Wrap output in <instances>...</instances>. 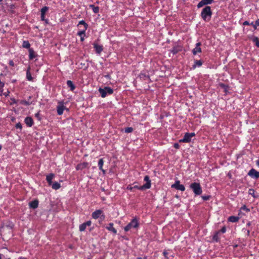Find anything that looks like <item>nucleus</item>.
Segmentation results:
<instances>
[{
	"instance_id": "1",
	"label": "nucleus",
	"mask_w": 259,
	"mask_h": 259,
	"mask_svg": "<svg viewBox=\"0 0 259 259\" xmlns=\"http://www.w3.org/2000/svg\"><path fill=\"white\" fill-rule=\"evenodd\" d=\"M212 11L209 6L205 7L202 10L201 16L205 22H209L210 20L212 15Z\"/></svg>"
},
{
	"instance_id": "2",
	"label": "nucleus",
	"mask_w": 259,
	"mask_h": 259,
	"mask_svg": "<svg viewBox=\"0 0 259 259\" xmlns=\"http://www.w3.org/2000/svg\"><path fill=\"white\" fill-rule=\"evenodd\" d=\"M190 187L195 195H200L201 194L202 190L199 183L196 182L193 183L190 185Z\"/></svg>"
},
{
	"instance_id": "3",
	"label": "nucleus",
	"mask_w": 259,
	"mask_h": 259,
	"mask_svg": "<svg viewBox=\"0 0 259 259\" xmlns=\"http://www.w3.org/2000/svg\"><path fill=\"white\" fill-rule=\"evenodd\" d=\"M139 224L137 218H134L131 222L126 226L124 230L125 231H128L132 228H137L139 227Z\"/></svg>"
},
{
	"instance_id": "4",
	"label": "nucleus",
	"mask_w": 259,
	"mask_h": 259,
	"mask_svg": "<svg viewBox=\"0 0 259 259\" xmlns=\"http://www.w3.org/2000/svg\"><path fill=\"white\" fill-rule=\"evenodd\" d=\"M99 92L102 98H105L107 94L111 95L113 93V90L110 87H106L104 89L99 88Z\"/></svg>"
},
{
	"instance_id": "5",
	"label": "nucleus",
	"mask_w": 259,
	"mask_h": 259,
	"mask_svg": "<svg viewBox=\"0 0 259 259\" xmlns=\"http://www.w3.org/2000/svg\"><path fill=\"white\" fill-rule=\"evenodd\" d=\"M195 134L194 133H187L184 135L183 139L180 140V142L189 143L191 141L192 137H194Z\"/></svg>"
},
{
	"instance_id": "6",
	"label": "nucleus",
	"mask_w": 259,
	"mask_h": 259,
	"mask_svg": "<svg viewBox=\"0 0 259 259\" xmlns=\"http://www.w3.org/2000/svg\"><path fill=\"white\" fill-rule=\"evenodd\" d=\"M92 217L94 219L102 218V220H104L105 218V215L103 213V211L101 209L96 210L93 212L92 214Z\"/></svg>"
},
{
	"instance_id": "7",
	"label": "nucleus",
	"mask_w": 259,
	"mask_h": 259,
	"mask_svg": "<svg viewBox=\"0 0 259 259\" xmlns=\"http://www.w3.org/2000/svg\"><path fill=\"white\" fill-rule=\"evenodd\" d=\"M66 109L65 106L64 105L63 101H59L58 102V105L57 106V114L59 115H61L63 114V111Z\"/></svg>"
},
{
	"instance_id": "8",
	"label": "nucleus",
	"mask_w": 259,
	"mask_h": 259,
	"mask_svg": "<svg viewBox=\"0 0 259 259\" xmlns=\"http://www.w3.org/2000/svg\"><path fill=\"white\" fill-rule=\"evenodd\" d=\"M171 187L182 191H184L185 190V186L181 184L179 181H176L175 183L171 185Z\"/></svg>"
},
{
	"instance_id": "9",
	"label": "nucleus",
	"mask_w": 259,
	"mask_h": 259,
	"mask_svg": "<svg viewBox=\"0 0 259 259\" xmlns=\"http://www.w3.org/2000/svg\"><path fill=\"white\" fill-rule=\"evenodd\" d=\"M248 175L252 178L257 179L259 178V171L254 168H251L248 172Z\"/></svg>"
},
{
	"instance_id": "10",
	"label": "nucleus",
	"mask_w": 259,
	"mask_h": 259,
	"mask_svg": "<svg viewBox=\"0 0 259 259\" xmlns=\"http://www.w3.org/2000/svg\"><path fill=\"white\" fill-rule=\"evenodd\" d=\"M144 181L146 182V184L142 186L141 189H148L151 187V181L149 176H146L144 179Z\"/></svg>"
},
{
	"instance_id": "11",
	"label": "nucleus",
	"mask_w": 259,
	"mask_h": 259,
	"mask_svg": "<svg viewBox=\"0 0 259 259\" xmlns=\"http://www.w3.org/2000/svg\"><path fill=\"white\" fill-rule=\"evenodd\" d=\"M214 0H201L197 5V8H200L204 6L211 4Z\"/></svg>"
},
{
	"instance_id": "12",
	"label": "nucleus",
	"mask_w": 259,
	"mask_h": 259,
	"mask_svg": "<svg viewBox=\"0 0 259 259\" xmlns=\"http://www.w3.org/2000/svg\"><path fill=\"white\" fill-rule=\"evenodd\" d=\"M201 46V43L200 42H198L196 44V46L195 48L192 50V53L193 55H196L197 53H201L202 52L200 46Z\"/></svg>"
},
{
	"instance_id": "13",
	"label": "nucleus",
	"mask_w": 259,
	"mask_h": 259,
	"mask_svg": "<svg viewBox=\"0 0 259 259\" xmlns=\"http://www.w3.org/2000/svg\"><path fill=\"white\" fill-rule=\"evenodd\" d=\"M92 224V222L91 221H88L81 225H80L79 226V231L80 232H82V231H84L87 227V226H90Z\"/></svg>"
},
{
	"instance_id": "14",
	"label": "nucleus",
	"mask_w": 259,
	"mask_h": 259,
	"mask_svg": "<svg viewBox=\"0 0 259 259\" xmlns=\"http://www.w3.org/2000/svg\"><path fill=\"white\" fill-rule=\"evenodd\" d=\"M89 163L87 162H83L78 164L76 166V170H82L88 167Z\"/></svg>"
},
{
	"instance_id": "15",
	"label": "nucleus",
	"mask_w": 259,
	"mask_h": 259,
	"mask_svg": "<svg viewBox=\"0 0 259 259\" xmlns=\"http://www.w3.org/2000/svg\"><path fill=\"white\" fill-rule=\"evenodd\" d=\"M94 48H95L96 50V53L98 54H100V53L103 51V46L101 45H99L97 44L94 43L93 44Z\"/></svg>"
},
{
	"instance_id": "16",
	"label": "nucleus",
	"mask_w": 259,
	"mask_h": 259,
	"mask_svg": "<svg viewBox=\"0 0 259 259\" xmlns=\"http://www.w3.org/2000/svg\"><path fill=\"white\" fill-rule=\"evenodd\" d=\"M55 175L53 173H51L47 175L46 177V180L48 183L49 186H51L52 184V180L54 178Z\"/></svg>"
},
{
	"instance_id": "17",
	"label": "nucleus",
	"mask_w": 259,
	"mask_h": 259,
	"mask_svg": "<svg viewBox=\"0 0 259 259\" xmlns=\"http://www.w3.org/2000/svg\"><path fill=\"white\" fill-rule=\"evenodd\" d=\"M29 207L33 209H35L38 207V201L37 199H35L32 201H31L29 203Z\"/></svg>"
},
{
	"instance_id": "18",
	"label": "nucleus",
	"mask_w": 259,
	"mask_h": 259,
	"mask_svg": "<svg viewBox=\"0 0 259 259\" xmlns=\"http://www.w3.org/2000/svg\"><path fill=\"white\" fill-rule=\"evenodd\" d=\"M25 123L28 126L31 127L33 124V119L30 117H27L25 119Z\"/></svg>"
},
{
	"instance_id": "19",
	"label": "nucleus",
	"mask_w": 259,
	"mask_h": 259,
	"mask_svg": "<svg viewBox=\"0 0 259 259\" xmlns=\"http://www.w3.org/2000/svg\"><path fill=\"white\" fill-rule=\"evenodd\" d=\"M36 57L35 52L32 48L29 49V59L33 60Z\"/></svg>"
},
{
	"instance_id": "20",
	"label": "nucleus",
	"mask_w": 259,
	"mask_h": 259,
	"mask_svg": "<svg viewBox=\"0 0 259 259\" xmlns=\"http://www.w3.org/2000/svg\"><path fill=\"white\" fill-rule=\"evenodd\" d=\"M103 164H104V160H103V158H101L99 159V162H98V166L99 167V169L102 170V171L103 172V173L104 174H105L106 173V170H104L103 168Z\"/></svg>"
},
{
	"instance_id": "21",
	"label": "nucleus",
	"mask_w": 259,
	"mask_h": 259,
	"mask_svg": "<svg viewBox=\"0 0 259 259\" xmlns=\"http://www.w3.org/2000/svg\"><path fill=\"white\" fill-rule=\"evenodd\" d=\"M106 229L113 232L114 234H116L117 233V230L113 227V223H110L109 225H108V226L106 227Z\"/></svg>"
},
{
	"instance_id": "22",
	"label": "nucleus",
	"mask_w": 259,
	"mask_h": 259,
	"mask_svg": "<svg viewBox=\"0 0 259 259\" xmlns=\"http://www.w3.org/2000/svg\"><path fill=\"white\" fill-rule=\"evenodd\" d=\"M67 85L68 87L70 89V90L71 91H73L75 88V85L73 84L72 81L71 80L67 81Z\"/></svg>"
},
{
	"instance_id": "23",
	"label": "nucleus",
	"mask_w": 259,
	"mask_h": 259,
	"mask_svg": "<svg viewBox=\"0 0 259 259\" xmlns=\"http://www.w3.org/2000/svg\"><path fill=\"white\" fill-rule=\"evenodd\" d=\"M51 186H52V188L54 190H58L61 187L60 184L57 182L52 183Z\"/></svg>"
},
{
	"instance_id": "24",
	"label": "nucleus",
	"mask_w": 259,
	"mask_h": 259,
	"mask_svg": "<svg viewBox=\"0 0 259 259\" xmlns=\"http://www.w3.org/2000/svg\"><path fill=\"white\" fill-rule=\"evenodd\" d=\"M30 67L28 68V69L27 70L26 72V78L29 81H32L33 79V78L31 76V74L30 71Z\"/></svg>"
},
{
	"instance_id": "25",
	"label": "nucleus",
	"mask_w": 259,
	"mask_h": 259,
	"mask_svg": "<svg viewBox=\"0 0 259 259\" xmlns=\"http://www.w3.org/2000/svg\"><path fill=\"white\" fill-rule=\"evenodd\" d=\"M239 220L238 217L231 216L228 218V221L231 222L235 223L237 222Z\"/></svg>"
},
{
	"instance_id": "26",
	"label": "nucleus",
	"mask_w": 259,
	"mask_h": 259,
	"mask_svg": "<svg viewBox=\"0 0 259 259\" xmlns=\"http://www.w3.org/2000/svg\"><path fill=\"white\" fill-rule=\"evenodd\" d=\"M203 62L201 60H196L194 62V64L193 66V68H195L196 66L200 67L202 66Z\"/></svg>"
},
{
	"instance_id": "27",
	"label": "nucleus",
	"mask_w": 259,
	"mask_h": 259,
	"mask_svg": "<svg viewBox=\"0 0 259 259\" xmlns=\"http://www.w3.org/2000/svg\"><path fill=\"white\" fill-rule=\"evenodd\" d=\"M83 25V29H87V28L88 27V25L87 23H86L85 22V21L84 20L80 21L79 22V23H78V26L80 27V25Z\"/></svg>"
},
{
	"instance_id": "28",
	"label": "nucleus",
	"mask_w": 259,
	"mask_h": 259,
	"mask_svg": "<svg viewBox=\"0 0 259 259\" xmlns=\"http://www.w3.org/2000/svg\"><path fill=\"white\" fill-rule=\"evenodd\" d=\"M90 7L92 8L93 11L94 13L97 14L99 12V7H96L94 5H90Z\"/></svg>"
},
{
	"instance_id": "29",
	"label": "nucleus",
	"mask_w": 259,
	"mask_h": 259,
	"mask_svg": "<svg viewBox=\"0 0 259 259\" xmlns=\"http://www.w3.org/2000/svg\"><path fill=\"white\" fill-rule=\"evenodd\" d=\"M22 47L24 48L29 49V48H30V44L28 40H24L23 42Z\"/></svg>"
},
{
	"instance_id": "30",
	"label": "nucleus",
	"mask_w": 259,
	"mask_h": 259,
	"mask_svg": "<svg viewBox=\"0 0 259 259\" xmlns=\"http://www.w3.org/2000/svg\"><path fill=\"white\" fill-rule=\"evenodd\" d=\"M252 40L253 42L255 43V46L259 48V39H258V38L257 37L254 36V37H253V38H252Z\"/></svg>"
},
{
	"instance_id": "31",
	"label": "nucleus",
	"mask_w": 259,
	"mask_h": 259,
	"mask_svg": "<svg viewBox=\"0 0 259 259\" xmlns=\"http://www.w3.org/2000/svg\"><path fill=\"white\" fill-rule=\"evenodd\" d=\"M86 30H87V29H81L80 31H79L77 32V35L80 36V37H81L82 36H84Z\"/></svg>"
},
{
	"instance_id": "32",
	"label": "nucleus",
	"mask_w": 259,
	"mask_h": 259,
	"mask_svg": "<svg viewBox=\"0 0 259 259\" xmlns=\"http://www.w3.org/2000/svg\"><path fill=\"white\" fill-rule=\"evenodd\" d=\"M220 234V232H217L215 233L213 236V240H215V241H218L219 238V234Z\"/></svg>"
},
{
	"instance_id": "33",
	"label": "nucleus",
	"mask_w": 259,
	"mask_h": 259,
	"mask_svg": "<svg viewBox=\"0 0 259 259\" xmlns=\"http://www.w3.org/2000/svg\"><path fill=\"white\" fill-rule=\"evenodd\" d=\"M141 187H142V186H139L137 184V183H135L133 184V188H134V189H137L140 190H143L145 189H141Z\"/></svg>"
},
{
	"instance_id": "34",
	"label": "nucleus",
	"mask_w": 259,
	"mask_h": 259,
	"mask_svg": "<svg viewBox=\"0 0 259 259\" xmlns=\"http://www.w3.org/2000/svg\"><path fill=\"white\" fill-rule=\"evenodd\" d=\"M20 103L22 105H24L26 106H28L31 104L29 101H27L26 100H21L20 101Z\"/></svg>"
},
{
	"instance_id": "35",
	"label": "nucleus",
	"mask_w": 259,
	"mask_h": 259,
	"mask_svg": "<svg viewBox=\"0 0 259 259\" xmlns=\"http://www.w3.org/2000/svg\"><path fill=\"white\" fill-rule=\"evenodd\" d=\"M48 10H49V8L47 6H45L41 8V11H40L41 13L45 14Z\"/></svg>"
},
{
	"instance_id": "36",
	"label": "nucleus",
	"mask_w": 259,
	"mask_h": 259,
	"mask_svg": "<svg viewBox=\"0 0 259 259\" xmlns=\"http://www.w3.org/2000/svg\"><path fill=\"white\" fill-rule=\"evenodd\" d=\"M133 131V128L132 127H126L124 130V132L126 133H132Z\"/></svg>"
},
{
	"instance_id": "37",
	"label": "nucleus",
	"mask_w": 259,
	"mask_h": 259,
	"mask_svg": "<svg viewBox=\"0 0 259 259\" xmlns=\"http://www.w3.org/2000/svg\"><path fill=\"white\" fill-rule=\"evenodd\" d=\"M40 18H41V20L45 21L46 23H48V20L45 19V14L41 13Z\"/></svg>"
},
{
	"instance_id": "38",
	"label": "nucleus",
	"mask_w": 259,
	"mask_h": 259,
	"mask_svg": "<svg viewBox=\"0 0 259 259\" xmlns=\"http://www.w3.org/2000/svg\"><path fill=\"white\" fill-rule=\"evenodd\" d=\"M249 194L251 195L254 198L255 197L254 196V190L253 189H249L248 191Z\"/></svg>"
},
{
	"instance_id": "39",
	"label": "nucleus",
	"mask_w": 259,
	"mask_h": 259,
	"mask_svg": "<svg viewBox=\"0 0 259 259\" xmlns=\"http://www.w3.org/2000/svg\"><path fill=\"white\" fill-rule=\"evenodd\" d=\"M179 51V50L177 48H173L171 50V52L173 54H176L177 53H178Z\"/></svg>"
},
{
	"instance_id": "40",
	"label": "nucleus",
	"mask_w": 259,
	"mask_h": 259,
	"mask_svg": "<svg viewBox=\"0 0 259 259\" xmlns=\"http://www.w3.org/2000/svg\"><path fill=\"white\" fill-rule=\"evenodd\" d=\"M241 209L242 210H244L246 212H249L250 211V209L248 208L245 205H243L241 207Z\"/></svg>"
},
{
	"instance_id": "41",
	"label": "nucleus",
	"mask_w": 259,
	"mask_h": 259,
	"mask_svg": "<svg viewBox=\"0 0 259 259\" xmlns=\"http://www.w3.org/2000/svg\"><path fill=\"white\" fill-rule=\"evenodd\" d=\"M16 127L17 128H19L20 130H21L22 128V125L20 122H19L16 124Z\"/></svg>"
},
{
	"instance_id": "42",
	"label": "nucleus",
	"mask_w": 259,
	"mask_h": 259,
	"mask_svg": "<svg viewBox=\"0 0 259 259\" xmlns=\"http://www.w3.org/2000/svg\"><path fill=\"white\" fill-rule=\"evenodd\" d=\"M210 197V196L209 195L202 196V198L204 200H208L209 199Z\"/></svg>"
},
{
	"instance_id": "43",
	"label": "nucleus",
	"mask_w": 259,
	"mask_h": 259,
	"mask_svg": "<svg viewBox=\"0 0 259 259\" xmlns=\"http://www.w3.org/2000/svg\"><path fill=\"white\" fill-rule=\"evenodd\" d=\"M35 116L39 120H40L41 119V118L40 117V114L39 112H38L37 113L35 114Z\"/></svg>"
},
{
	"instance_id": "44",
	"label": "nucleus",
	"mask_w": 259,
	"mask_h": 259,
	"mask_svg": "<svg viewBox=\"0 0 259 259\" xmlns=\"http://www.w3.org/2000/svg\"><path fill=\"white\" fill-rule=\"evenodd\" d=\"M226 231V228L225 227H223L221 230L220 231H219L220 233L221 232L222 233H225Z\"/></svg>"
},
{
	"instance_id": "45",
	"label": "nucleus",
	"mask_w": 259,
	"mask_h": 259,
	"mask_svg": "<svg viewBox=\"0 0 259 259\" xmlns=\"http://www.w3.org/2000/svg\"><path fill=\"white\" fill-rule=\"evenodd\" d=\"M11 100H12V103H11V104H16L17 103V100H16L14 98H13V99H11Z\"/></svg>"
},
{
	"instance_id": "46",
	"label": "nucleus",
	"mask_w": 259,
	"mask_h": 259,
	"mask_svg": "<svg viewBox=\"0 0 259 259\" xmlns=\"http://www.w3.org/2000/svg\"><path fill=\"white\" fill-rule=\"evenodd\" d=\"M174 147L176 149H179L180 147V145L178 143H175Z\"/></svg>"
},
{
	"instance_id": "47",
	"label": "nucleus",
	"mask_w": 259,
	"mask_h": 259,
	"mask_svg": "<svg viewBox=\"0 0 259 259\" xmlns=\"http://www.w3.org/2000/svg\"><path fill=\"white\" fill-rule=\"evenodd\" d=\"M220 86H221L222 88H223L225 89V90H226V89H227V87H228L227 85H226L225 84H223V83H221V84H220Z\"/></svg>"
},
{
	"instance_id": "48",
	"label": "nucleus",
	"mask_w": 259,
	"mask_h": 259,
	"mask_svg": "<svg viewBox=\"0 0 259 259\" xmlns=\"http://www.w3.org/2000/svg\"><path fill=\"white\" fill-rule=\"evenodd\" d=\"M127 189L130 190L131 191H132L134 189V188H133V186H131L130 185H128L127 187Z\"/></svg>"
},
{
	"instance_id": "49",
	"label": "nucleus",
	"mask_w": 259,
	"mask_h": 259,
	"mask_svg": "<svg viewBox=\"0 0 259 259\" xmlns=\"http://www.w3.org/2000/svg\"><path fill=\"white\" fill-rule=\"evenodd\" d=\"M163 254L166 258H168V257L167 256L168 253L166 251H164Z\"/></svg>"
},
{
	"instance_id": "50",
	"label": "nucleus",
	"mask_w": 259,
	"mask_h": 259,
	"mask_svg": "<svg viewBox=\"0 0 259 259\" xmlns=\"http://www.w3.org/2000/svg\"><path fill=\"white\" fill-rule=\"evenodd\" d=\"M9 64L11 66H14V62L12 60H10L9 61Z\"/></svg>"
},
{
	"instance_id": "51",
	"label": "nucleus",
	"mask_w": 259,
	"mask_h": 259,
	"mask_svg": "<svg viewBox=\"0 0 259 259\" xmlns=\"http://www.w3.org/2000/svg\"><path fill=\"white\" fill-rule=\"evenodd\" d=\"M243 25H250V24L249 23V22L245 21L243 22Z\"/></svg>"
},
{
	"instance_id": "52",
	"label": "nucleus",
	"mask_w": 259,
	"mask_h": 259,
	"mask_svg": "<svg viewBox=\"0 0 259 259\" xmlns=\"http://www.w3.org/2000/svg\"><path fill=\"white\" fill-rule=\"evenodd\" d=\"M250 25H251L253 28L256 29V27L257 26V25H256L255 24H253V22H252L251 23H250Z\"/></svg>"
},
{
	"instance_id": "53",
	"label": "nucleus",
	"mask_w": 259,
	"mask_h": 259,
	"mask_svg": "<svg viewBox=\"0 0 259 259\" xmlns=\"http://www.w3.org/2000/svg\"><path fill=\"white\" fill-rule=\"evenodd\" d=\"M255 24H256V25H257V26H259V19H257V20L255 21Z\"/></svg>"
},
{
	"instance_id": "54",
	"label": "nucleus",
	"mask_w": 259,
	"mask_h": 259,
	"mask_svg": "<svg viewBox=\"0 0 259 259\" xmlns=\"http://www.w3.org/2000/svg\"><path fill=\"white\" fill-rule=\"evenodd\" d=\"M137 259H147V257L145 256L144 257L142 258V257H137Z\"/></svg>"
},
{
	"instance_id": "55",
	"label": "nucleus",
	"mask_w": 259,
	"mask_h": 259,
	"mask_svg": "<svg viewBox=\"0 0 259 259\" xmlns=\"http://www.w3.org/2000/svg\"><path fill=\"white\" fill-rule=\"evenodd\" d=\"M18 259H27V258H26L25 257L21 256V257H19Z\"/></svg>"
},
{
	"instance_id": "56",
	"label": "nucleus",
	"mask_w": 259,
	"mask_h": 259,
	"mask_svg": "<svg viewBox=\"0 0 259 259\" xmlns=\"http://www.w3.org/2000/svg\"><path fill=\"white\" fill-rule=\"evenodd\" d=\"M256 163L257 165L258 166H259V160H257V161H256Z\"/></svg>"
},
{
	"instance_id": "57",
	"label": "nucleus",
	"mask_w": 259,
	"mask_h": 259,
	"mask_svg": "<svg viewBox=\"0 0 259 259\" xmlns=\"http://www.w3.org/2000/svg\"><path fill=\"white\" fill-rule=\"evenodd\" d=\"M83 40H84V38H83V37L81 36V38H80V40H81V41H83Z\"/></svg>"
},
{
	"instance_id": "58",
	"label": "nucleus",
	"mask_w": 259,
	"mask_h": 259,
	"mask_svg": "<svg viewBox=\"0 0 259 259\" xmlns=\"http://www.w3.org/2000/svg\"><path fill=\"white\" fill-rule=\"evenodd\" d=\"M3 256V255L2 254L0 253V259L2 258Z\"/></svg>"
},
{
	"instance_id": "59",
	"label": "nucleus",
	"mask_w": 259,
	"mask_h": 259,
	"mask_svg": "<svg viewBox=\"0 0 259 259\" xmlns=\"http://www.w3.org/2000/svg\"><path fill=\"white\" fill-rule=\"evenodd\" d=\"M122 238L125 239V240H128V238L126 237L123 236Z\"/></svg>"
},
{
	"instance_id": "60",
	"label": "nucleus",
	"mask_w": 259,
	"mask_h": 259,
	"mask_svg": "<svg viewBox=\"0 0 259 259\" xmlns=\"http://www.w3.org/2000/svg\"><path fill=\"white\" fill-rule=\"evenodd\" d=\"M2 146L1 145H0V150L2 149Z\"/></svg>"
},
{
	"instance_id": "61",
	"label": "nucleus",
	"mask_w": 259,
	"mask_h": 259,
	"mask_svg": "<svg viewBox=\"0 0 259 259\" xmlns=\"http://www.w3.org/2000/svg\"><path fill=\"white\" fill-rule=\"evenodd\" d=\"M249 230H248V231H247V234H248V235H249Z\"/></svg>"
},
{
	"instance_id": "62",
	"label": "nucleus",
	"mask_w": 259,
	"mask_h": 259,
	"mask_svg": "<svg viewBox=\"0 0 259 259\" xmlns=\"http://www.w3.org/2000/svg\"><path fill=\"white\" fill-rule=\"evenodd\" d=\"M3 1V0H0V2H2Z\"/></svg>"
},
{
	"instance_id": "63",
	"label": "nucleus",
	"mask_w": 259,
	"mask_h": 259,
	"mask_svg": "<svg viewBox=\"0 0 259 259\" xmlns=\"http://www.w3.org/2000/svg\"><path fill=\"white\" fill-rule=\"evenodd\" d=\"M88 259H91V258H88Z\"/></svg>"
}]
</instances>
